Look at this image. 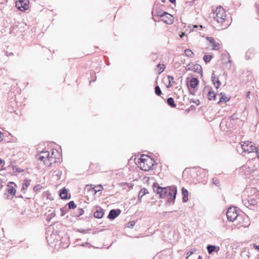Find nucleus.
I'll use <instances>...</instances> for the list:
<instances>
[{
  "mask_svg": "<svg viewBox=\"0 0 259 259\" xmlns=\"http://www.w3.org/2000/svg\"><path fill=\"white\" fill-rule=\"evenodd\" d=\"M3 160L1 158H0V165L3 163Z\"/></svg>",
  "mask_w": 259,
  "mask_h": 259,
  "instance_id": "56",
  "label": "nucleus"
},
{
  "mask_svg": "<svg viewBox=\"0 0 259 259\" xmlns=\"http://www.w3.org/2000/svg\"><path fill=\"white\" fill-rule=\"evenodd\" d=\"M199 80L197 78H192L190 81L189 86L192 89H195L198 84Z\"/></svg>",
  "mask_w": 259,
  "mask_h": 259,
  "instance_id": "18",
  "label": "nucleus"
},
{
  "mask_svg": "<svg viewBox=\"0 0 259 259\" xmlns=\"http://www.w3.org/2000/svg\"><path fill=\"white\" fill-rule=\"evenodd\" d=\"M212 182H213V184H214L217 186H219V181L218 179H214V178L212 179Z\"/></svg>",
  "mask_w": 259,
  "mask_h": 259,
  "instance_id": "42",
  "label": "nucleus"
},
{
  "mask_svg": "<svg viewBox=\"0 0 259 259\" xmlns=\"http://www.w3.org/2000/svg\"><path fill=\"white\" fill-rule=\"evenodd\" d=\"M254 151L255 152L257 157L259 159V149L258 148L255 147V149Z\"/></svg>",
  "mask_w": 259,
  "mask_h": 259,
  "instance_id": "43",
  "label": "nucleus"
},
{
  "mask_svg": "<svg viewBox=\"0 0 259 259\" xmlns=\"http://www.w3.org/2000/svg\"><path fill=\"white\" fill-rule=\"evenodd\" d=\"M196 251V249L195 248H192L190 251H189L187 253L188 256L187 257V258H188L189 256L193 254Z\"/></svg>",
  "mask_w": 259,
  "mask_h": 259,
  "instance_id": "38",
  "label": "nucleus"
},
{
  "mask_svg": "<svg viewBox=\"0 0 259 259\" xmlns=\"http://www.w3.org/2000/svg\"><path fill=\"white\" fill-rule=\"evenodd\" d=\"M155 93L157 96H160L161 95L162 92L159 86L156 85L155 87Z\"/></svg>",
  "mask_w": 259,
  "mask_h": 259,
  "instance_id": "29",
  "label": "nucleus"
},
{
  "mask_svg": "<svg viewBox=\"0 0 259 259\" xmlns=\"http://www.w3.org/2000/svg\"><path fill=\"white\" fill-rule=\"evenodd\" d=\"M182 194L183 195V202H187L188 201V191L184 187L182 188Z\"/></svg>",
  "mask_w": 259,
  "mask_h": 259,
  "instance_id": "17",
  "label": "nucleus"
},
{
  "mask_svg": "<svg viewBox=\"0 0 259 259\" xmlns=\"http://www.w3.org/2000/svg\"><path fill=\"white\" fill-rule=\"evenodd\" d=\"M211 81L217 89L220 87L221 82L218 78L215 76L214 73H212L211 75Z\"/></svg>",
  "mask_w": 259,
  "mask_h": 259,
  "instance_id": "14",
  "label": "nucleus"
},
{
  "mask_svg": "<svg viewBox=\"0 0 259 259\" xmlns=\"http://www.w3.org/2000/svg\"><path fill=\"white\" fill-rule=\"evenodd\" d=\"M139 160L141 169L144 171H148L154 165L153 160L148 156L142 155Z\"/></svg>",
  "mask_w": 259,
  "mask_h": 259,
  "instance_id": "2",
  "label": "nucleus"
},
{
  "mask_svg": "<svg viewBox=\"0 0 259 259\" xmlns=\"http://www.w3.org/2000/svg\"><path fill=\"white\" fill-rule=\"evenodd\" d=\"M162 2H164L165 0H161Z\"/></svg>",
  "mask_w": 259,
  "mask_h": 259,
  "instance_id": "61",
  "label": "nucleus"
},
{
  "mask_svg": "<svg viewBox=\"0 0 259 259\" xmlns=\"http://www.w3.org/2000/svg\"><path fill=\"white\" fill-rule=\"evenodd\" d=\"M195 101H194V100H191V102H193V103H195Z\"/></svg>",
  "mask_w": 259,
  "mask_h": 259,
  "instance_id": "59",
  "label": "nucleus"
},
{
  "mask_svg": "<svg viewBox=\"0 0 259 259\" xmlns=\"http://www.w3.org/2000/svg\"><path fill=\"white\" fill-rule=\"evenodd\" d=\"M36 187H34V190H35Z\"/></svg>",
  "mask_w": 259,
  "mask_h": 259,
  "instance_id": "62",
  "label": "nucleus"
},
{
  "mask_svg": "<svg viewBox=\"0 0 259 259\" xmlns=\"http://www.w3.org/2000/svg\"><path fill=\"white\" fill-rule=\"evenodd\" d=\"M169 1L171 3H175L176 2V0H169Z\"/></svg>",
  "mask_w": 259,
  "mask_h": 259,
  "instance_id": "55",
  "label": "nucleus"
},
{
  "mask_svg": "<svg viewBox=\"0 0 259 259\" xmlns=\"http://www.w3.org/2000/svg\"><path fill=\"white\" fill-rule=\"evenodd\" d=\"M240 146L243 152L250 153L254 152L255 149V145L250 141H244L240 143Z\"/></svg>",
  "mask_w": 259,
  "mask_h": 259,
  "instance_id": "5",
  "label": "nucleus"
},
{
  "mask_svg": "<svg viewBox=\"0 0 259 259\" xmlns=\"http://www.w3.org/2000/svg\"><path fill=\"white\" fill-rule=\"evenodd\" d=\"M3 181L0 179V189H2L3 187Z\"/></svg>",
  "mask_w": 259,
  "mask_h": 259,
  "instance_id": "48",
  "label": "nucleus"
},
{
  "mask_svg": "<svg viewBox=\"0 0 259 259\" xmlns=\"http://www.w3.org/2000/svg\"><path fill=\"white\" fill-rule=\"evenodd\" d=\"M152 16H153V19L155 21V17H164L165 14H167V13L166 12H164L161 9L155 8L153 9L152 12Z\"/></svg>",
  "mask_w": 259,
  "mask_h": 259,
  "instance_id": "9",
  "label": "nucleus"
},
{
  "mask_svg": "<svg viewBox=\"0 0 259 259\" xmlns=\"http://www.w3.org/2000/svg\"><path fill=\"white\" fill-rule=\"evenodd\" d=\"M212 46H213V48H212V50H218L220 49V44L218 43V42H214L213 45H212Z\"/></svg>",
  "mask_w": 259,
  "mask_h": 259,
  "instance_id": "34",
  "label": "nucleus"
},
{
  "mask_svg": "<svg viewBox=\"0 0 259 259\" xmlns=\"http://www.w3.org/2000/svg\"><path fill=\"white\" fill-rule=\"evenodd\" d=\"M250 92L249 91L247 92L246 96L247 98H250Z\"/></svg>",
  "mask_w": 259,
  "mask_h": 259,
  "instance_id": "45",
  "label": "nucleus"
},
{
  "mask_svg": "<svg viewBox=\"0 0 259 259\" xmlns=\"http://www.w3.org/2000/svg\"><path fill=\"white\" fill-rule=\"evenodd\" d=\"M226 215L228 220L230 222L235 221L238 217L237 208L236 207H230L228 208Z\"/></svg>",
  "mask_w": 259,
  "mask_h": 259,
  "instance_id": "6",
  "label": "nucleus"
},
{
  "mask_svg": "<svg viewBox=\"0 0 259 259\" xmlns=\"http://www.w3.org/2000/svg\"><path fill=\"white\" fill-rule=\"evenodd\" d=\"M104 214V211L101 207H97L96 211L94 212V216L97 219H101L103 217Z\"/></svg>",
  "mask_w": 259,
  "mask_h": 259,
  "instance_id": "11",
  "label": "nucleus"
},
{
  "mask_svg": "<svg viewBox=\"0 0 259 259\" xmlns=\"http://www.w3.org/2000/svg\"><path fill=\"white\" fill-rule=\"evenodd\" d=\"M60 196L62 199H70V196H69V197H68L67 190L65 188H64L60 190Z\"/></svg>",
  "mask_w": 259,
  "mask_h": 259,
  "instance_id": "16",
  "label": "nucleus"
},
{
  "mask_svg": "<svg viewBox=\"0 0 259 259\" xmlns=\"http://www.w3.org/2000/svg\"><path fill=\"white\" fill-rule=\"evenodd\" d=\"M121 212V210L119 209H111L108 215L107 218L110 220H114L117 217Z\"/></svg>",
  "mask_w": 259,
  "mask_h": 259,
  "instance_id": "10",
  "label": "nucleus"
},
{
  "mask_svg": "<svg viewBox=\"0 0 259 259\" xmlns=\"http://www.w3.org/2000/svg\"><path fill=\"white\" fill-rule=\"evenodd\" d=\"M87 230H85L84 229H78V231L80 232V233H86L87 232Z\"/></svg>",
  "mask_w": 259,
  "mask_h": 259,
  "instance_id": "44",
  "label": "nucleus"
},
{
  "mask_svg": "<svg viewBox=\"0 0 259 259\" xmlns=\"http://www.w3.org/2000/svg\"><path fill=\"white\" fill-rule=\"evenodd\" d=\"M167 103L171 107L175 108L176 107V104L175 103L174 100L171 97H169L167 99Z\"/></svg>",
  "mask_w": 259,
  "mask_h": 259,
  "instance_id": "25",
  "label": "nucleus"
},
{
  "mask_svg": "<svg viewBox=\"0 0 259 259\" xmlns=\"http://www.w3.org/2000/svg\"><path fill=\"white\" fill-rule=\"evenodd\" d=\"M240 170H241V172H243L245 176H247L252 174L254 170L253 168L246 165L242 166Z\"/></svg>",
  "mask_w": 259,
  "mask_h": 259,
  "instance_id": "12",
  "label": "nucleus"
},
{
  "mask_svg": "<svg viewBox=\"0 0 259 259\" xmlns=\"http://www.w3.org/2000/svg\"><path fill=\"white\" fill-rule=\"evenodd\" d=\"M212 58V56L211 55H205L204 57H203V60L204 61V62L207 63H208L210 62V61L211 60Z\"/></svg>",
  "mask_w": 259,
  "mask_h": 259,
  "instance_id": "32",
  "label": "nucleus"
},
{
  "mask_svg": "<svg viewBox=\"0 0 259 259\" xmlns=\"http://www.w3.org/2000/svg\"><path fill=\"white\" fill-rule=\"evenodd\" d=\"M61 174H62L61 171H58V173L57 174V176H59L61 175Z\"/></svg>",
  "mask_w": 259,
  "mask_h": 259,
  "instance_id": "50",
  "label": "nucleus"
},
{
  "mask_svg": "<svg viewBox=\"0 0 259 259\" xmlns=\"http://www.w3.org/2000/svg\"><path fill=\"white\" fill-rule=\"evenodd\" d=\"M50 153L48 151H42L39 156L38 159L40 161H44L46 158H49Z\"/></svg>",
  "mask_w": 259,
  "mask_h": 259,
  "instance_id": "19",
  "label": "nucleus"
},
{
  "mask_svg": "<svg viewBox=\"0 0 259 259\" xmlns=\"http://www.w3.org/2000/svg\"><path fill=\"white\" fill-rule=\"evenodd\" d=\"M13 170H15V171L18 172H21L23 171V169H22L20 168L17 167L16 166H15L13 167Z\"/></svg>",
  "mask_w": 259,
  "mask_h": 259,
  "instance_id": "41",
  "label": "nucleus"
},
{
  "mask_svg": "<svg viewBox=\"0 0 259 259\" xmlns=\"http://www.w3.org/2000/svg\"><path fill=\"white\" fill-rule=\"evenodd\" d=\"M199 27H200V28H202V25H199Z\"/></svg>",
  "mask_w": 259,
  "mask_h": 259,
  "instance_id": "60",
  "label": "nucleus"
},
{
  "mask_svg": "<svg viewBox=\"0 0 259 259\" xmlns=\"http://www.w3.org/2000/svg\"><path fill=\"white\" fill-rule=\"evenodd\" d=\"M191 94H192L193 95H195V92H191Z\"/></svg>",
  "mask_w": 259,
  "mask_h": 259,
  "instance_id": "57",
  "label": "nucleus"
},
{
  "mask_svg": "<svg viewBox=\"0 0 259 259\" xmlns=\"http://www.w3.org/2000/svg\"><path fill=\"white\" fill-rule=\"evenodd\" d=\"M168 187H161L156 183L153 184V189L154 192H156L160 198H165L167 197L168 193Z\"/></svg>",
  "mask_w": 259,
  "mask_h": 259,
  "instance_id": "4",
  "label": "nucleus"
},
{
  "mask_svg": "<svg viewBox=\"0 0 259 259\" xmlns=\"http://www.w3.org/2000/svg\"><path fill=\"white\" fill-rule=\"evenodd\" d=\"M194 103L196 104L197 105H198L200 104V101H199V100H197L196 101H195Z\"/></svg>",
  "mask_w": 259,
  "mask_h": 259,
  "instance_id": "46",
  "label": "nucleus"
},
{
  "mask_svg": "<svg viewBox=\"0 0 259 259\" xmlns=\"http://www.w3.org/2000/svg\"><path fill=\"white\" fill-rule=\"evenodd\" d=\"M219 249H220V248L218 247V250L217 251H218Z\"/></svg>",
  "mask_w": 259,
  "mask_h": 259,
  "instance_id": "63",
  "label": "nucleus"
},
{
  "mask_svg": "<svg viewBox=\"0 0 259 259\" xmlns=\"http://www.w3.org/2000/svg\"><path fill=\"white\" fill-rule=\"evenodd\" d=\"M193 63H190L187 65V66L186 67V70H193Z\"/></svg>",
  "mask_w": 259,
  "mask_h": 259,
  "instance_id": "36",
  "label": "nucleus"
},
{
  "mask_svg": "<svg viewBox=\"0 0 259 259\" xmlns=\"http://www.w3.org/2000/svg\"><path fill=\"white\" fill-rule=\"evenodd\" d=\"M252 191L256 193L255 197L250 196L248 197V199H243L242 203L246 207L250 210L259 211V206L257 205L258 192L257 191L256 189L254 188L252 189Z\"/></svg>",
  "mask_w": 259,
  "mask_h": 259,
  "instance_id": "1",
  "label": "nucleus"
},
{
  "mask_svg": "<svg viewBox=\"0 0 259 259\" xmlns=\"http://www.w3.org/2000/svg\"><path fill=\"white\" fill-rule=\"evenodd\" d=\"M28 0H19L16 2V6L21 11H24L28 9Z\"/></svg>",
  "mask_w": 259,
  "mask_h": 259,
  "instance_id": "8",
  "label": "nucleus"
},
{
  "mask_svg": "<svg viewBox=\"0 0 259 259\" xmlns=\"http://www.w3.org/2000/svg\"><path fill=\"white\" fill-rule=\"evenodd\" d=\"M30 180H25L22 186L23 189H26L30 185Z\"/></svg>",
  "mask_w": 259,
  "mask_h": 259,
  "instance_id": "28",
  "label": "nucleus"
},
{
  "mask_svg": "<svg viewBox=\"0 0 259 259\" xmlns=\"http://www.w3.org/2000/svg\"><path fill=\"white\" fill-rule=\"evenodd\" d=\"M198 26L196 25H193V29H192V30L193 31L194 30L195 28H197Z\"/></svg>",
  "mask_w": 259,
  "mask_h": 259,
  "instance_id": "49",
  "label": "nucleus"
},
{
  "mask_svg": "<svg viewBox=\"0 0 259 259\" xmlns=\"http://www.w3.org/2000/svg\"><path fill=\"white\" fill-rule=\"evenodd\" d=\"M221 97L220 98V100L218 103L220 102H227L229 100V98H228L227 96H225V94H223V93H221Z\"/></svg>",
  "mask_w": 259,
  "mask_h": 259,
  "instance_id": "26",
  "label": "nucleus"
},
{
  "mask_svg": "<svg viewBox=\"0 0 259 259\" xmlns=\"http://www.w3.org/2000/svg\"><path fill=\"white\" fill-rule=\"evenodd\" d=\"M185 54L188 57L193 58L194 57V53L190 49H186L185 50Z\"/></svg>",
  "mask_w": 259,
  "mask_h": 259,
  "instance_id": "27",
  "label": "nucleus"
},
{
  "mask_svg": "<svg viewBox=\"0 0 259 259\" xmlns=\"http://www.w3.org/2000/svg\"><path fill=\"white\" fill-rule=\"evenodd\" d=\"M68 210V208L66 207H63L60 209V211L61 212V216H63L67 211Z\"/></svg>",
  "mask_w": 259,
  "mask_h": 259,
  "instance_id": "33",
  "label": "nucleus"
},
{
  "mask_svg": "<svg viewBox=\"0 0 259 259\" xmlns=\"http://www.w3.org/2000/svg\"><path fill=\"white\" fill-rule=\"evenodd\" d=\"M84 213V210L82 208H79L76 210L75 212H73V216L75 217H79L83 214Z\"/></svg>",
  "mask_w": 259,
  "mask_h": 259,
  "instance_id": "22",
  "label": "nucleus"
},
{
  "mask_svg": "<svg viewBox=\"0 0 259 259\" xmlns=\"http://www.w3.org/2000/svg\"><path fill=\"white\" fill-rule=\"evenodd\" d=\"M217 247L213 245H208L206 247L208 253L209 254H211L213 251H215Z\"/></svg>",
  "mask_w": 259,
  "mask_h": 259,
  "instance_id": "24",
  "label": "nucleus"
},
{
  "mask_svg": "<svg viewBox=\"0 0 259 259\" xmlns=\"http://www.w3.org/2000/svg\"><path fill=\"white\" fill-rule=\"evenodd\" d=\"M147 193H148V191L147 189H146V188L142 189L139 193V197H138L139 200L141 201L142 197L144 195H145L146 194H147Z\"/></svg>",
  "mask_w": 259,
  "mask_h": 259,
  "instance_id": "23",
  "label": "nucleus"
},
{
  "mask_svg": "<svg viewBox=\"0 0 259 259\" xmlns=\"http://www.w3.org/2000/svg\"><path fill=\"white\" fill-rule=\"evenodd\" d=\"M207 39L212 45L215 42V40L212 37H207Z\"/></svg>",
  "mask_w": 259,
  "mask_h": 259,
  "instance_id": "40",
  "label": "nucleus"
},
{
  "mask_svg": "<svg viewBox=\"0 0 259 259\" xmlns=\"http://www.w3.org/2000/svg\"><path fill=\"white\" fill-rule=\"evenodd\" d=\"M254 247L259 250V245H256L255 244L254 245Z\"/></svg>",
  "mask_w": 259,
  "mask_h": 259,
  "instance_id": "47",
  "label": "nucleus"
},
{
  "mask_svg": "<svg viewBox=\"0 0 259 259\" xmlns=\"http://www.w3.org/2000/svg\"><path fill=\"white\" fill-rule=\"evenodd\" d=\"M162 20L167 24H171L173 23V17L171 15L167 13L164 17H162Z\"/></svg>",
  "mask_w": 259,
  "mask_h": 259,
  "instance_id": "13",
  "label": "nucleus"
},
{
  "mask_svg": "<svg viewBox=\"0 0 259 259\" xmlns=\"http://www.w3.org/2000/svg\"><path fill=\"white\" fill-rule=\"evenodd\" d=\"M208 99L209 100H211L212 99L215 100L216 94L212 90L210 89L208 93Z\"/></svg>",
  "mask_w": 259,
  "mask_h": 259,
  "instance_id": "21",
  "label": "nucleus"
},
{
  "mask_svg": "<svg viewBox=\"0 0 259 259\" xmlns=\"http://www.w3.org/2000/svg\"><path fill=\"white\" fill-rule=\"evenodd\" d=\"M177 193V189L176 186L169 187L168 193L167 196L169 202L172 201L174 202Z\"/></svg>",
  "mask_w": 259,
  "mask_h": 259,
  "instance_id": "7",
  "label": "nucleus"
},
{
  "mask_svg": "<svg viewBox=\"0 0 259 259\" xmlns=\"http://www.w3.org/2000/svg\"><path fill=\"white\" fill-rule=\"evenodd\" d=\"M185 35L184 32H182V34L180 35L181 38H182Z\"/></svg>",
  "mask_w": 259,
  "mask_h": 259,
  "instance_id": "52",
  "label": "nucleus"
},
{
  "mask_svg": "<svg viewBox=\"0 0 259 259\" xmlns=\"http://www.w3.org/2000/svg\"><path fill=\"white\" fill-rule=\"evenodd\" d=\"M168 79L169 81L168 85H167V88H169L172 86V83L174 82V77L172 76L168 75Z\"/></svg>",
  "mask_w": 259,
  "mask_h": 259,
  "instance_id": "30",
  "label": "nucleus"
},
{
  "mask_svg": "<svg viewBox=\"0 0 259 259\" xmlns=\"http://www.w3.org/2000/svg\"><path fill=\"white\" fill-rule=\"evenodd\" d=\"M68 209H74L76 207V205L75 204L73 201H71L68 203Z\"/></svg>",
  "mask_w": 259,
  "mask_h": 259,
  "instance_id": "31",
  "label": "nucleus"
},
{
  "mask_svg": "<svg viewBox=\"0 0 259 259\" xmlns=\"http://www.w3.org/2000/svg\"><path fill=\"white\" fill-rule=\"evenodd\" d=\"M95 188H96V189H95L96 192H99L103 189V187L101 185H99L97 186Z\"/></svg>",
  "mask_w": 259,
  "mask_h": 259,
  "instance_id": "39",
  "label": "nucleus"
},
{
  "mask_svg": "<svg viewBox=\"0 0 259 259\" xmlns=\"http://www.w3.org/2000/svg\"><path fill=\"white\" fill-rule=\"evenodd\" d=\"M214 19L218 23H223L226 18V13L224 9L221 7H218L214 11Z\"/></svg>",
  "mask_w": 259,
  "mask_h": 259,
  "instance_id": "3",
  "label": "nucleus"
},
{
  "mask_svg": "<svg viewBox=\"0 0 259 259\" xmlns=\"http://www.w3.org/2000/svg\"><path fill=\"white\" fill-rule=\"evenodd\" d=\"M50 215H51V217L49 219V220L51 219L52 217H54L55 215V214L52 212Z\"/></svg>",
  "mask_w": 259,
  "mask_h": 259,
  "instance_id": "51",
  "label": "nucleus"
},
{
  "mask_svg": "<svg viewBox=\"0 0 259 259\" xmlns=\"http://www.w3.org/2000/svg\"><path fill=\"white\" fill-rule=\"evenodd\" d=\"M230 118L231 119V120H234L235 119V117H234V115H232L230 117Z\"/></svg>",
  "mask_w": 259,
  "mask_h": 259,
  "instance_id": "53",
  "label": "nucleus"
},
{
  "mask_svg": "<svg viewBox=\"0 0 259 259\" xmlns=\"http://www.w3.org/2000/svg\"><path fill=\"white\" fill-rule=\"evenodd\" d=\"M193 71L201 74H202V67L199 64L193 65Z\"/></svg>",
  "mask_w": 259,
  "mask_h": 259,
  "instance_id": "20",
  "label": "nucleus"
},
{
  "mask_svg": "<svg viewBox=\"0 0 259 259\" xmlns=\"http://www.w3.org/2000/svg\"><path fill=\"white\" fill-rule=\"evenodd\" d=\"M197 259H202V258L201 256H199Z\"/></svg>",
  "mask_w": 259,
  "mask_h": 259,
  "instance_id": "58",
  "label": "nucleus"
},
{
  "mask_svg": "<svg viewBox=\"0 0 259 259\" xmlns=\"http://www.w3.org/2000/svg\"><path fill=\"white\" fill-rule=\"evenodd\" d=\"M157 67L159 68V73L163 72L165 69V67H164V65L161 66V65L160 64L157 65Z\"/></svg>",
  "mask_w": 259,
  "mask_h": 259,
  "instance_id": "37",
  "label": "nucleus"
},
{
  "mask_svg": "<svg viewBox=\"0 0 259 259\" xmlns=\"http://www.w3.org/2000/svg\"><path fill=\"white\" fill-rule=\"evenodd\" d=\"M12 185H15L13 182H10L9 184L8 185V188L7 189V191L12 195H14L16 193V190Z\"/></svg>",
  "mask_w": 259,
  "mask_h": 259,
  "instance_id": "15",
  "label": "nucleus"
},
{
  "mask_svg": "<svg viewBox=\"0 0 259 259\" xmlns=\"http://www.w3.org/2000/svg\"><path fill=\"white\" fill-rule=\"evenodd\" d=\"M2 140V133L0 132V141Z\"/></svg>",
  "mask_w": 259,
  "mask_h": 259,
  "instance_id": "54",
  "label": "nucleus"
},
{
  "mask_svg": "<svg viewBox=\"0 0 259 259\" xmlns=\"http://www.w3.org/2000/svg\"><path fill=\"white\" fill-rule=\"evenodd\" d=\"M135 225L134 221L129 222L127 224V227L129 228H133Z\"/></svg>",
  "mask_w": 259,
  "mask_h": 259,
  "instance_id": "35",
  "label": "nucleus"
}]
</instances>
